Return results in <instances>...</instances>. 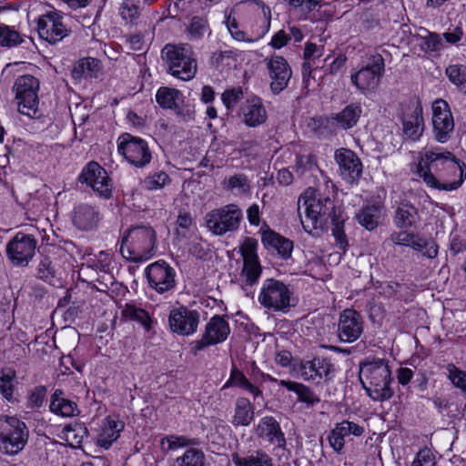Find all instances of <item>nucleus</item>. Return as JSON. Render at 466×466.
I'll return each instance as SVG.
<instances>
[{
	"label": "nucleus",
	"instance_id": "nucleus-48",
	"mask_svg": "<svg viewBox=\"0 0 466 466\" xmlns=\"http://www.w3.org/2000/svg\"><path fill=\"white\" fill-rule=\"evenodd\" d=\"M169 182L168 175L164 171H158L146 177L142 181V187L148 191L158 190Z\"/></svg>",
	"mask_w": 466,
	"mask_h": 466
},
{
	"label": "nucleus",
	"instance_id": "nucleus-3",
	"mask_svg": "<svg viewBox=\"0 0 466 466\" xmlns=\"http://www.w3.org/2000/svg\"><path fill=\"white\" fill-rule=\"evenodd\" d=\"M156 248V233L150 227L129 228L122 238L120 252L130 261L140 262L150 258Z\"/></svg>",
	"mask_w": 466,
	"mask_h": 466
},
{
	"label": "nucleus",
	"instance_id": "nucleus-6",
	"mask_svg": "<svg viewBox=\"0 0 466 466\" xmlns=\"http://www.w3.org/2000/svg\"><path fill=\"white\" fill-rule=\"evenodd\" d=\"M384 71L385 63L382 55L379 53L370 55L358 70L351 72V84L363 94L374 91L379 86Z\"/></svg>",
	"mask_w": 466,
	"mask_h": 466
},
{
	"label": "nucleus",
	"instance_id": "nucleus-19",
	"mask_svg": "<svg viewBox=\"0 0 466 466\" xmlns=\"http://www.w3.org/2000/svg\"><path fill=\"white\" fill-rule=\"evenodd\" d=\"M255 3L261 8L262 18L261 25L258 27L252 29V33L254 39H260L270 28L271 10L262 1H255ZM232 12L233 11L231 10L230 13L225 16L224 21L232 37L238 41H253V38L246 37V33L239 29L237 19L232 16Z\"/></svg>",
	"mask_w": 466,
	"mask_h": 466
},
{
	"label": "nucleus",
	"instance_id": "nucleus-53",
	"mask_svg": "<svg viewBox=\"0 0 466 466\" xmlns=\"http://www.w3.org/2000/svg\"><path fill=\"white\" fill-rule=\"evenodd\" d=\"M120 15L123 19L131 23L139 15V6L135 0H124L120 7Z\"/></svg>",
	"mask_w": 466,
	"mask_h": 466
},
{
	"label": "nucleus",
	"instance_id": "nucleus-29",
	"mask_svg": "<svg viewBox=\"0 0 466 466\" xmlns=\"http://www.w3.org/2000/svg\"><path fill=\"white\" fill-rule=\"evenodd\" d=\"M361 112L362 110L360 104H350L339 113L331 114L327 117V123L329 126L334 127L348 129L357 124Z\"/></svg>",
	"mask_w": 466,
	"mask_h": 466
},
{
	"label": "nucleus",
	"instance_id": "nucleus-25",
	"mask_svg": "<svg viewBox=\"0 0 466 466\" xmlns=\"http://www.w3.org/2000/svg\"><path fill=\"white\" fill-rule=\"evenodd\" d=\"M254 431L258 439L275 444L279 448L284 447L286 444V439L279 423L272 416H266L260 419L255 426Z\"/></svg>",
	"mask_w": 466,
	"mask_h": 466
},
{
	"label": "nucleus",
	"instance_id": "nucleus-14",
	"mask_svg": "<svg viewBox=\"0 0 466 466\" xmlns=\"http://www.w3.org/2000/svg\"><path fill=\"white\" fill-rule=\"evenodd\" d=\"M431 123L434 138L440 143H446L454 129V119L449 104L443 99L432 103Z\"/></svg>",
	"mask_w": 466,
	"mask_h": 466
},
{
	"label": "nucleus",
	"instance_id": "nucleus-38",
	"mask_svg": "<svg viewBox=\"0 0 466 466\" xmlns=\"http://www.w3.org/2000/svg\"><path fill=\"white\" fill-rule=\"evenodd\" d=\"M206 456L201 449L191 446L183 454L169 461V466H204Z\"/></svg>",
	"mask_w": 466,
	"mask_h": 466
},
{
	"label": "nucleus",
	"instance_id": "nucleus-64",
	"mask_svg": "<svg viewBox=\"0 0 466 466\" xmlns=\"http://www.w3.org/2000/svg\"><path fill=\"white\" fill-rule=\"evenodd\" d=\"M235 54L232 50L217 51L210 56V64L213 66L219 67L225 60L234 59Z\"/></svg>",
	"mask_w": 466,
	"mask_h": 466
},
{
	"label": "nucleus",
	"instance_id": "nucleus-57",
	"mask_svg": "<svg viewBox=\"0 0 466 466\" xmlns=\"http://www.w3.org/2000/svg\"><path fill=\"white\" fill-rule=\"evenodd\" d=\"M90 187L101 198L107 199L111 197L112 184L108 176L106 179H96L93 184L90 185Z\"/></svg>",
	"mask_w": 466,
	"mask_h": 466
},
{
	"label": "nucleus",
	"instance_id": "nucleus-23",
	"mask_svg": "<svg viewBox=\"0 0 466 466\" xmlns=\"http://www.w3.org/2000/svg\"><path fill=\"white\" fill-rule=\"evenodd\" d=\"M365 431L362 425L344 420L335 424V427L329 431L328 441L329 445L337 453H341L345 446V438L350 435L355 437L361 436Z\"/></svg>",
	"mask_w": 466,
	"mask_h": 466
},
{
	"label": "nucleus",
	"instance_id": "nucleus-55",
	"mask_svg": "<svg viewBox=\"0 0 466 466\" xmlns=\"http://www.w3.org/2000/svg\"><path fill=\"white\" fill-rule=\"evenodd\" d=\"M295 169L299 176H304L308 172L316 170L317 165L312 156H299L297 157Z\"/></svg>",
	"mask_w": 466,
	"mask_h": 466
},
{
	"label": "nucleus",
	"instance_id": "nucleus-31",
	"mask_svg": "<svg viewBox=\"0 0 466 466\" xmlns=\"http://www.w3.org/2000/svg\"><path fill=\"white\" fill-rule=\"evenodd\" d=\"M231 461L235 466H274L272 458L261 450L253 451L246 455L234 452L231 454Z\"/></svg>",
	"mask_w": 466,
	"mask_h": 466
},
{
	"label": "nucleus",
	"instance_id": "nucleus-11",
	"mask_svg": "<svg viewBox=\"0 0 466 466\" xmlns=\"http://www.w3.org/2000/svg\"><path fill=\"white\" fill-rule=\"evenodd\" d=\"M60 11H48L37 19L36 30L39 36L50 44H56L70 35L71 29L64 23Z\"/></svg>",
	"mask_w": 466,
	"mask_h": 466
},
{
	"label": "nucleus",
	"instance_id": "nucleus-43",
	"mask_svg": "<svg viewBox=\"0 0 466 466\" xmlns=\"http://www.w3.org/2000/svg\"><path fill=\"white\" fill-rule=\"evenodd\" d=\"M222 187L237 194L248 193L250 189L249 181L248 177L244 174H236L225 178L222 182Z\"/></svg>",
	"mask_w": 466,
	"mask_h": 466
},
{
	"label": "nucleus",
	"instance_id": "nucleus-60",
	"mask_svg": "<svg viewBox=\"0 0 466 466\" xmlns=\"http://www.w3.org/2000/svg\"><path fill=\"white\" fill-rule=\"evenodd\" d=\"M411 466H436L435 457L431 450L422 449L417 453Z\"/></svg>",
	"mask_w": 466,
	"mask_h": 466
},
{
	"label": "nucleus",
	"instance_id": "nucleus-36",
	"mask_svg": "<svg viewBox=\"0 0 466 466\" xmlns=\"http://www.w3.org/2000/svg\"><path fill=\"white\" fill-rule=\"evenodd\" d=\"M100 62L92 57L80 59L72 70V76L81 81L83 78H97L100 73Z\"/></svg>",
	"mask_w": 466,
	"mask_h": 466
},
{
	"label": "nucleus",
	"instance_id": "nucleus-37",
	"mask_svg": "<svg viewBox=\"0 0 466 466\" xmlns=\"http://www.w3.org/2000/svg\"><path fill=\"white\" fill-rule=\"evenodd\" d=\"M62 391L56 390L52 395L49 409L52 412L62 417H73L78 414L77 405L75 401L62 397Z\"/></svg>",
	"mask_w": 466,
	"mask_h": 466
},
{
	"label": "nucleus",
	"instance_id": "nucleus-59",
	"mask_svg": "<svg viewBox=\"0 0 466 466\" xmlns=\"http://www.w3.org/2000/svg\"><path fill=\"white\" fill-rule=\"evenodd\" d=\"M242 98L241 88L228 89L222 94V101L228 109L233 108Z\"/></svg>",
	"mask_w": 466,
	"mask_h": 466
},
{
	"label": "nucleus",
	"instance_id": "nucleus-4",
	"mask_svg": "<svg viewBox=\"0 0 466 466\" xmlns=\"http://www.w3.org/2000/svg\"><path fill=\"white\" fill-rule=\"evenodd\" d=\"M161 56L173 76L183 81H188L195 76L198 66L189 45L167 44L162 49Z\"/></svg>",
	"mask_w": 466,
	"mask_h": 466
},
{
	"label": "nucleus",
	"instance_id": "nucleus-20",
	"mask_svg": "<svg viewBox=\"0 0 466 466\" xmlns=\"http://www.w3.org/2000/svg\"><path fill=\"white\" fill-rule=\"evenodd\" d=\"M270 79L269 86L273 94L278 95L289 85L292 70L287 60L280 56H271L266 60Z\"/></svg>",
	"mask_w": 466,
	"mask_h": 466
},
{
	"label": "nucleus",
	"instance_id": "nucleus-39",
	"mask_svg": "<svg viewBox=\"0 0 466 466\" xmlns=\"http://www.w3.org/2000/svg\"><path fill=\"white\" fill-rule=\"evenodd\" d=\"M382 208L379 205H367L358 213L357 218L361 226L368 230L374 229L380 223Z\"/></svg>",
	"mask_w": 466,
	"mask_h": 466
},
{
	"label": "nucleus",
	"instance_id": "nucleus-47",
	"mask_svg": "<svg viewBox=\"0 0 466 466\" xmlns=\"http://www.w3.org/2000/svg\"><path fill=\"white\" fill-rule=\"evenodd\" d=\"M417 251H421L423 256L429 258H434L438 255V245L433 240H427L414 235L410 246Z\"/></svg>",
	"mask_w": 466,
	"mask_h": 466
},
{
	"label": "nucleus",
	"instance_id": "nucleus-51",
	"mask_svg": "<svg viewBox=\"0 0 466 466\" xmlns=\"http://www.w3.org/2000/svg\"><path fill=\"white\" fill-rule=\"evenodd\" d=\"M261 274V267L258 260L244 261L242 277L248 284L253 285L258 281Z\"/></svg>",
	"mask_w": 466,
	"mask_h": 466
},
{
	"label": "nucleus",
	"instance_id": "nucleus-13",
	"mask_svg": "<svg viewBox=\"0 0 466 466\" xmlns=\"http://www.w3.org/2000/svg\"><path fill=\"white\" fill-rule=\"evenodd\" d=\"M449 160L445 161V167L438 172L435 177L437 183L429 187L439 190L451 191L459 188L466 177V165L461 162L451 154L448 156Z\"/></svg>",
	"mask_w": 466,
	"mask_h": 466
},
{
	"label": "nucleus",
	"instance_id": "nucleus-27",
	"mask_svg": "<svg viewBox=\"0 0 466 466\" xmlns=\"http://www.w3.org/2000/svg\"><path fill=\"white\" fill-rule=\"evenodd\" d=\"M100 220L99 211L93 206L81 204L75 208L72 221L80 230H92Z\"/></svg>",
	"mask_w": 466,
	"mask_h": 466
},
{
	"label": "nucleus",
	"instance_id": "nucleus-1",
	"mask_svg": "<svg viewBox=\"0 0 466 466\" xmlns=\"http://www.w3.org/2000/svg\"><path fill=\"white\" fill-rule=\"evenodd\" d=\"M298 210L299 214L302 210L305 213L301 223L305 231L312 236L319 235L330 222L337 247L346 250L348 240L344 233L345 215L333 198L316 194L314 189L309 188L299 198Z\"/></svg>",
	"mask_w": 466,
	"mask_h": 466
},
{
	"label": "nucleus",
	"instance_id": "nucleus-12",
	"mask_svg": "<svg viewBox=\"0 0 466 466\" xmlns=\"http://www.w3.org/2000/svg\"><path fill=\"white\" fill-rule=\"evenodd\" d=\"M37 241L32 236L18 232L6 245V255L16 267H25L33 258Z\"/></svg>",
	"mask_w": 466,
	"mask_h": 466
},
{
	"label": "nucleus",
	"instance_id": "nucleus-21",
	"mask_svg": "<svg viewBox=\"0 0 466 466\" xmlns=\"http://www.w3.org/2000/svg\"><path fill=\"white\" fill-rule=\"evenodd\" d=\"M363 332L361 316L354 309H347L339 316L338 336L342 342L356 341Z\"/></svg>",
	"mask_w": 466,
	"mask_h": 466
},
{
	"label": "nucleus",
	"instance_id": "nucleus-52",
	"mask_svg": "<svg viewBox=\"0 0 466 466\" xmlns=\"http://www.w3.org/2000/svg\"><path fill=\"white\" fill-rule=\"evenodd\" d=\"M55 275L56 270L50 258L48 257L42 258L36 269L37 278L45 281H51Z\"/></svg>",
	"mask_w": 466,
	"mask_h": 466
},
{
	"label": "nucleus",
	"instance_id": "nucleus-28",
	"mask_svg": "<svg viewBox=\"0 0 466 466\" xmlns=\"http://www.w3.org/2000/svg\"><path fill=\"white\" fill-rule=\"evenodd\" d=\"M244 123L251 127H258L267 120V111L262 100L254 96L248 99L242 106Z\"/></svg>",
	"mask_w": 466,
	"mask_h": 466
},
{
	"label": "nucleus",
	"instance_id": "nucleus-41",
	"mask_svg": "<svg viewBox=\"0 0 466 466\" xmlns=\"http://www.w3.org/2000/svg\"><path fill=\"white\" fill-rule=\"evenodd\" d=\"M156 99L161 107L176 109L182 101V94L177 89L162 86L157 90Z\"/></svg>",
	"mask_w": 466,
	"mask_h": 466
},
{
	"label": "nucleus",
	"instance_id": "nucleus-9",
	"mask_svg": "<svg viewBox=\"0 0 466 466\" xmlns=\"http://www.w3.org/2000/svg\"><path fill=\"white\" fill-rule=\"evenodd\" d=\"M242 218L241 209L235 204H229L208 212L206 216V225L214 235L222 236L237 230Z\"/></svg>",
	"mask_w": 466,
	"mask_h": 466
},
{
	"label": "nucleus",
	"instance_id": "nucleus-50",
	"mask_svg": "<svg viewBox=\"0 0 466 466\" xmlns=\"http://www.w3.org/2000/svg\"><path fill=\"white\" fill-rule=\"evenodd\" d=\"M446 75L452 84L461 89L466 87V66L451 65L446 68Z\"/></svg>",
	"mask_w": 466,
	"mask_h": 466
},
{
	"label": "nucleus",
	"instance_id": "nucleus-56",
	"mask_svg": "<svg viewBox=\"0 0 466 466\" xmlns=\"http://www.w3.org/2000/svg\"><path fill=\"white\" fill-rule=\"evenodd\" d=\"M299 396V400L309 405H315L320 401L319 398L307 386L298 383V387L293 391Z\"/></svg>",
	"mask_w": 466,
	"mask_h": 466
},
{
	"label": "nucleus",
	"instance_id": "nucleus-32",
	"mask_svg": "<svg viewBox=\"0 0 466 466\" xmlns=\"http://www.w3.org/2000/svg\"><path fill=\"white\" fill-rule=\"evenodd\" d=\"M403 133L413 141L418 140L424 130L421 108L416 107L410 114L403 116Z\"/></svg>",
	"mask_w": 466,
	"mask_h": 466
},
{
	"label": "nucleus",
	"instance_id": "nucleus-24",
	"mask_svg": "<svg viewBox=\"0 0 466 466\" xmlns=\"http://www.w3.org/2000/svg\"><path fill=\"white\" fill-rule=\"evenodd\" d=\"M334 365L329 359L314 358L301 363L300 373L305 380L319 383L322 380H329V375L334 371Z\"/></svg>",
	"mask_w": 466,
	"mask_h": 466
},
{
	"label": "nucleus",
	"instance_id": "nucleus-58",
	"mask_svg": "<svg viewBox=\"0 0 466 466\" xmlns=\"http://www.w3.org/2000/svg\"><path fill=\"white\" fill-rule=\"evenodd\" d=\"M46 394V389L43 386H38L33 389L28 395L27 405L35 409L43 405Z\"/></svg>",
	"mask_w": 466,
	"mask_h": 466
},
{
	"label": "nucleus",
	"instance_id": "nucleus-15",
	"mask_svg": "<svg viewBox=\"0 0 466 466\" xmlns=\"http://www.w3.org/2000/svg\"><path fill=\"white\" fill-rule=\"evenodd\" d=\"M10 429L0 434V451L5 454L15 455L25 446L28 431L25 422L16 418H8Z\"/></svg>",
	"mask_w": 466,
	"mask_h": 466
},
{
	"label": "nucleus",
	"instance_id": "nucleus-22",
	"mask_svg": "<svg viewBox=\"0 0 466 466\" xmlns=\"http://www.w3.org/2000/svg\"><path fill=\"white\" fill-rule=\"evenodd\" d=\"M335 159L339 165L343 179L355 183L362 174V163L359 157L347 148H339L335 152Z\"/></svg>",
	"mask_w": 466,
	"mask_h": 466
},
{
	"label": "nucleus",
	"instance_id": "nucleus-63",
	"mask_svg": "<svg viewBox=\"0 0 466 466\" xmlns=\"http://www.w3.org/2000/svg\"><path fill=\"white\" fill-rule=\"evenodd\" d=\"M192 218L188 213H180L177 219V232L178 235L185 237L192 226Z\"/></svg>",
	"mask_w": 466,
	"mask_h": 466
},
{
	"label": "nucleus",
	"instance_id": "nucleus-5",
	"mask_svg": "<svg viewBox=\"0 0 466 466\" xmlns=\"http://www.w3.org/2000/svg\"><path fill=\"white\" fill-rule=\"evenodd\" d=\"M258 302L268 312L288 313L295 307L296 299L289 285L275 279H267L260 289Z\"/></svg>",
	"mask_w": 466,
	"mask_h": 466
},
{
	"label": "nucleus",
	"instance_id": "nucleus-42",
	"mask_svg": "<svg viewBox=\"0 0 466 466\" xmlns=\"http://www.w3.org/2000/svg\"><path fill=\"white\" fill-rule=\"evenodd\" d=\"M107 178V172L98 163L95 161L89 162L82 170L79 176V181L88 186L93 184L96 179Z\"/></svg>",
	"mask_w": 466,
	"mask_h": 466
},
{
	"label": "nucleus",
	"instance_id": "nucleus-54",
	"mask_svg": "<svg viewBox=\"0 0 466 466\" xmlns=\"http://www.w3.org/2000/svg\"><path fill=\"white\" fill-rule=\"evenodd\" d=\"M449 379L451 383L466 394V372L459 370L454 365H448Z\"/></svg>",
	"mask_w": 466,
	"mask_h": 466
},
{
	"label": "nucleus",
	"instance_id": "nucleus-62",
	"mask_svg": "<svg viewBox=\"0 0 466 466\" xmlns=\"http://www.w3.org/2000/svg\"><path fill=\"white\" fill-rule=\"evenodd\" d=\"M257 243L252 238H247L241 247V255L244 261L258 260L256 254Z\"/></svg>",
	"mask_w": 466,
	"mask_h": 466
},
{
	"label": "nucleus",
	"instance_id": "nucleus-26",
	"mask_svg": "<svg viewBox=\"0 0 466 466\" xmlns=\"http://www.w3.org/2000/svg\"><path fill=\"white\" fill-rule=\"evenodd\" d=\"M261 240L265 248L270 252H277L281 258L290 257L293 249V242L286 238L269 228H261Z\"/></svg>",
	"mask_w": 466,
	"mask_h": 466
},
{
	"label": "nucleus",
	"instance_id": "nucleus-18",
	"mask_svg": "<svg viewBox=\"0 0 466 466\" xmlns=\"http://www.w3.org/2000/svg\"><path fill=\"white\" fill-rule=\"evenodd\" d=\"M199 319L200 314L198 311L180 306L169 312L168 325L173 333L190 336L197 331Z\"/></svg>",
	"mask_w": 466,
	"mask_h": 466
},
{
	"label": "nucleus",
	"instance_id": "nucleus-44",
	"mask_svg": "<svg viewBox=\"0 0 466 466\" xmlns=\"http://www.w3.org/2000/svg\"><path fill=\"white\" fill-rule=\"evenodd\" d=\"M188 39L191 41L201 39L206 34H209V25L204 17L194 16L187 28Z\"/></svg>",
	"mask_w": 466,
	"mask_h": 466
},
{
	"label": "nucleus",
	"instance_id": "nucleus-35",
	"mask_svg": "<svg viewBox=\"0 0 466 466\" xmlns=\"http://www.w3.org/2000/svg\"><path fill=\"white\" fill-rule=\"evenodd\" d=\"M121 316L126 320L139 323L147 331L152 327V319L148 312L134 301L127 302L122 307Z\"/></svg>",
	"mask_w": 466,
	"mask_h": 466
},
{
	"label": "nucleus",
	"instance_id": "nucleus-61",
	"mask_svg": "<svg viewBox=\"0 0 466 466\" xmlns=\"http://www.w3.org/2000/svg\"><path fill=\"white\" fill-rule=\"evenodd\" d=\"M74 426L66 429V436L68 441H72L73 443L78 444L81 442L83 437L86 434L87 430L83 426L82 423H75Z\"/></svg>",
	"mask_w": 466,
	"mask_h": 466
},
{
	"label": "nucleus",
	"instance_id": "nucleus-46",
	"mask_svg": "<svg viewBox=\"0 0 466 466\" xmlns=\"http://www.w3.org/2000/svg\"><path fill=\"white\" fill-rule=\"evenodd\" d=\"M15 379V370L11 369L0 370V391L4 398L9 401L14 400Z\"/></svg>",
	"mask_w": 466,
	"mask_h": 466
},
{
	"label": "nucleus",
	"instance_id": "nucleus-49",
	"mask_svg": "<svg viewBox=\"0 0 466 466\" xmlns=\"http://www.w3.org/2000/svg\"><path fill=\"white\" fill-rule=\"evenodd\" d=\"M22 42L20 34L5 25H0V46L12 47Z\"/></svg>",
	"mask_w": 466,
	"mask_h": 466
},
{
	"label": "nucleus",
	"instance_id": "nucleus-8",
	"mask_svg": "<svg viewBox=\"0 0 466 466\" xmlns=\"http://www.w3.org/2000/svg\"><path fill=\"white\" fill-rule=\"evenodd\" d=\"M451 152L442 147H436L424 148L420 153L419 162L416 165V173L429 186L435 185L438 172L445 167V161L449 160L448 156H451Z\"/></svg>",
	"mask_w": 466,
	"mask_h": 466
},
{
	"label": "nucleus",
	"instance_id": "nucleus-7",
	"mask_svg": "<svg viewBox=\"0 0 466 466\" xmlns=\"http://www.w3.org/2000/svg\"><path fill=\"white\" fill-rule=\"evenodd\" d=\"M15 92V100L20 114L35 118L38 115L39 81L31 75L19 76L13 86Z\"/></svg>",
	"mask_w": 466,
	"mask_h": 466
},
{
	"label": "nucleus",
	"instance_id": "nucleus-17",
	"mask_svg": "<svg viewBox=\"0 0 466 466\" xmlns=\"http://www.w3.org/2000/svg\"><path fill=\"white\" fill-rule=\"evenodd\" d=\"M146 277L149 287L162 294L175 288V269L166 261L158 260L146 268Z\"/></svg>",
	"mask_w": 466,
	"mask_h": 466
},
{
	"label": "nucleus",
	"instance_id": "nucleus-40",
	"mask_svg": "<svg viewBox=\"0 0 466 466\" xmlns=\"http://www.w3.org/2000/svg\"><path fill=\"white\" fill-rule=\"evenodd\" d=\"M199 444V440L197 438H188L185 435H167L160 441L161 449L163 451H175L180 448H189Z\"/></svg>",
	"mask_w": 466,
	"mask_h": 466
},
{
	"label": "nucleus",
	"instance_id": "nucleus-33",
	"mask_svg": "<svg viewBox=\"0 0 466 466\" xmlns=\"http://www.w3.org/2000/svg\"><path fill=\"white\" fill-rule=\"evenodd\" d=\"M420 220L417 208L407 200L401 201L395 211L394 222L398 228L415 226Z\"/></svg>",
	"mask_w": 466,
	"mask_h": 466
},
{
	"label": "nucleus",
	"instance_id": "nucleus-16",
	"mask_svg": "<svg viewBox=\"0 0 466 466\" xmlns=\"http://www.w3.org/2000/svg\"><path fill=\"white\" fill-rule=\"evenodd\" d=\"M230 333L228 323L220 316L212 317L206 325L202 338L192 342L191 350L197 355L204 349L225 341Z\"/></svg>",
	"mask_w": 466,
	"mask_h": 466
},
{
	"label": "nucleus",
	"instance_id": "nucleus-45",
	"mask_svg": "<svg viewBox=\"0 0 466 466\" xmlns=\"http://www.w3.org/2000/svg\"><path fill=\"white\" fill-rule=\"evenodd\" d=\"M228 384H231L233 386H238V387L248 391L249 393H251L254 396V398H257V397H259L262 395L261 390L258 387H256L252 383H250L248 380V379L245 377L243 372H241L236 369L232 370L230 379H229L228 382L226 384V386Z\"/></svg>",
	"mask_w": 466,
	"mask_h": 466
},
{
	"label": "nucleus",
	"instance_id": "nucleus-10",
	"mask_svg": "<svg viewBox=\"0 0 466 466\" xmlns=\"http://www.w3.org/2000/svg\"><path fill=\"white\" fill-rule=\"evenodd\" d=\"M117 151L131 166L137 168L145 167L152 158L147 141L128 133L117 138Z\"/></svg>",
	"mask_w": 466,
	"mask_h": 466
},
{
	"label": "nucleus",
	"instance_id": "nucleus-34",
	"mask_svg": "<svg viewBox=\"0 0 466 466\" xmlns=\"http://www.w3.org/2000/svg\"><path fill=\"white\" fill-rule=\"evenodd\" d=\"M254 406L247 398H238L235 402L234 415L231 420L232 425L248 426L254 420Z\"/></svg>",
	"mask_w": 466,
	"mask_h": 466
},
{
	"label": "nucleus",
	"instance_id": "nucleus-2",
	"mask_svg": "<svg viewBox=\"0 0 466 466\" xmlns=\"http://www.w3.org/2000/svg\"><path fill=\"white\" fill-rule=\"evenodd\" d=\"M359 378L367 394L375 401L390 400L394 393L389 360L366 359L360 363Z\"/></svg>",
	"mask_w": 466,
	"mask_h": 466
},
{
	"label": "nucleus",
	"instance_id": "nucleus-30",
	"mask_svg": "<svg viewBox=\"0 0 466 466\" xmlns=\"http://www.w3.org/2000/svg\"><path fill=\"white\" fill-rule=\"evenodd\" d=\"M124 429V423L114 417H107L103 421L97 436V444L108 449L116 441Z\"/></svg>",
	"mask_w": 466,
	"mask_h": 466
}]
</instances>
